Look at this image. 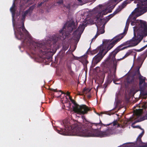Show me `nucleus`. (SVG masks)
<instances>
[{"label":"nucleus","instance_id":"nucleus-1","mask_svg":"<svg viewBox=\"0 0 147 147\" xmlns=\"http://www.w3.org/2000/svg\"><path fill=\"white\" fill-rule=\"evenodd\" d=\"M77 27V25H75L74 21L69 23L67 26V24H65L62 29L59 31V35L58 37H55V39L54 38L52 41L48 40L43 44L35 42L32 40V37L30 35H28L25 37L24 35L21 30L22 29L24 32L27 31L24 27V22L21 27H18L16 28L18 35L16 34L15 32V34L16 37L18 39H24L23 40L24 43L34 51V52L33 53V54L51 56L55 52L54 47L57 41L59 40H64L67 36L70 35L74 30L76 29Z\"/></svg>","mask_w":147,"mask_h":147},{"label":"nucleus","instance_id":"nucleus-2","mask_svg":"<svg viewBox=\"0 0 147 147\" xmlns=\"http://www.w3.org/2000/svg\"><path fill=\"white\" fill-rule=\"evenodd\" d=\"M134 37L131 39L127 41L117 47L113 51L109 54L108 57L103 63V69L104 71H108L110 67L114 69L113 73L114 78L113 76L108 77L106 82L110 84L112 81L115 84H117L115 82L118 80L116 78L115 74L117 65V61L115 58L116 55L120 51L129 47H131L137 45L143 38V34L147 36V22H140L138 26L134 27Z\"/></svg>","mask_w":147,"mask_h":147},{"label":"nucleus","instance_id":"nucleus-3","mask_svg":"<svg viewBox=\"0 0 147 147\" xmlns=\"http://www.w3.org/2000/svg\"><path fill=\"white\" fill-rule=\"evenodd\" d=\"M115 120L112 123L105 124H102L100 120L98 123H92L87 120H82V123H79L73 126V131L79 136L84 137H105L110 135L109 132V130L105 131H100L99 130L101 127V125L104 126H111L110 128H112V126H114L117 125V127L120 126L117 121Z\"/></svg>","mask_w":147,"mask_h":147},{"label":"nucleus","instance_id":"nucleus-4","mask_svg":"<svg viewBox=\"0 0 147 147\" xmlns=\"http://www.w3.org/2000/svg\"><path fill=\"white\" fill-rule=\"evenodd\" d=\"M126 34V32L125 29L123 33L114 37L110 41L109 40H106L104 43L107 44L106 48L105 49H100L98 53L93 58L92 61V67H94L99 62L108 51L111 49Z\"/></svg>","mask_w":147,"mask_h":147},{"label":"nucleus","instance_id":"nucleus-5","mask_svg":"<svg viewBox=\"0 0 147 147\" xmlns=\"http://www.w3.org/2000/svg\"><path fill=\"white\" fill-rule=\"evenodd\" d=\"M138 7L130 15V17L135 20L136 18L147 11V0H142L137 4Z\"/></svg>","mask_w":147,"mask_h":147},{"label":"nucleus","instance_id":"nucleus-6","mask_svg":"<svg viewBox=\"0 0 147 147\" xmlns=\"http://www.w3.org/2000/svg\"><path fill=\"white\" fill-rule=\"evenodd\" d=\"M90 111H91L90 107H89L85 105H79L75 112L77 113L78 114L82 115L81 116L82 119H86L84 115L87 114L88 112Z\"/></svg>","mask_w":147,"mask_h":147},{"label":"nucleus","instance_id":"nucleus-7","mask_svg":"<svg viewBox=\"0 0 147 147\" xmlns=\"http://www.w3.org/2000/svg\"><path fill=\"white\" fill-rule=\"evenodd\" d=\"M138 74L140 75L139 77V85L141 91V93L143 95V93H145L144 91L146 86L145 82L146 78L142 76L139 71H138Z\"/></svg>","mask_w":147,"mask_h":147},{"label":"nucleus","instance_id":"nucleus-8","mask_svg":"<svg viewBox=\"0 0 147 147\" xmlns=\"http://www.w3.org/2000/svg\"><path fill=\"white\" fill-rule=\"evenodd\" d=\"M138 79L135 77V75L132 76H128L126 78L125 82V86L127 87L129 84H131L132 86L135 85L137 84Z\"/></svg>","mask_w":147,"mask_h":147},{"label":"nucleus","instance_id":"nucleus-9","mask_svg":"<svg viewBox=\"0 0 147 147\" xmlns=\"http://www.w3.org/2000/svg\"><path fill=\"white\" fill-rule=\"evenodd\" d=\"M113 16H114L112 14L106 17L105 19L104 18L102 19V17H101V18L98 20V22H97V24H96V26H97L98 27V26H101L102 24V22L104 23V21L105 22V24H106L109 20Z\"/></svg>","mask_w":147,"mask_h":147},{"label":"nucleus","instance_id":"nucleus-10","mask_svg":"<svg viewBox=\"0 0 147 147\" xmlns=\"http://www.w3.org/2000/svg\"><path fill=\"white\" fill-rule=\"evenodd\" d=\"M134 143L136 145L135 147H147V142L143 143L141 139L137 138L136 141Z\"/></svg>","mask_w":147,"mask_h":147},{"label":"nucleus","instance_id":"nucleus-11","mask_svg":"<svg viewBox=\"0 0 147 147\" xmlns=\"http://www.w3.org/2000/svg\"><path fill=\"white\" fill-rule=\"evenodd\" d=\"M147 57V49L143 53L138 57L137 60L138 62L139 63H142Z\"/></svg>","mask_w":147,"mask_h":147},{"label":"nucleus","instance_id":"nucleus-12","mask_svg":"<svg viewBox=\"0 0 147 147\" xmlns=\"http://www.w3.org/2000/svg\"><path fill=\"white\" fill-rule=\"evenodd\" d=\"M73 120L75 121H74V124H72L71 126L70 124V123L69 121V120H63L62 122H63V125H64L67 126H71V128L72 129V130L73 132L76 135L78 136H79V135H78V134H76V133H75L73 129L72 128V127H73V126L74 125H75V124H78V123H79V122H78L76 120Z\"/></svg>","mask_w":147,"mask_h":147},{"label":"nucleus","instance_id":"nucleus-13","mask_svg":"<svg viewBox=\"0 0 147 147\" xmlns=\"http://www.w3.org/2000/svg\"><path fill=\"white\" fill-rule=\"evenodd\" d=\"M142 113V109H136L134 111L133 115L134 117H136L134 119H136L140 117Z\"/></svg>","mask_w":147,"mask_h":147},{"label":"nucleus","instance_id":"nucleus-14","mask_svg":"<svg viewBox=\"0 0 147 147\" xmlns=\"http://www.w3.org/2000/svg\"><path fill=\"white\" fill-rule=\"evenodd\" d=\"M107 9H105L103 11H102L101 12H100L98 13V14L96 16V21L98 22V20L100 19L101 18V17H103V15H105L107 13Z\"/></svg>","mask_w":147,"mask_h":147},{"label":"nucleus","instance_id":"nucleus-15","mask_svg":"<svg viewBox=\"0 0 147 147\" xmlns=\"http://www.w3.org/2000/svg\"><path fill=\"white\" fill-rule=\"evenodd\" d=\"M79 31L77 29L73 33V38L74 40H76V42L77 43L79 41L81 36H79Z\"/></svg>","mask_w":147,"mask_h":147},{"label":"nucleus","instance_id":"nucleus-16","mask_svg":"<svg viewBox=\"0 0 147 147\" xmlns=\"http://www.w3.org/2000/svg\"><path fill=\"white\" fill-rule=\"evenodd\" d=\"M136 145L134 142H128L118 147H135Z\"/></svg>","mask_w":147,"mask_h":147},{"label":"nucleus","instance_id":"nucleus-17","mask_svg":"<svg viewBox=\"0 0 147 147\" xmlns=\"http://www.w3.org/2000/svg\"><path fill=\"white\" fill-rule=\"evenodd\" d=\"M84 29V24H82V25L80 24L79 26L78 27L77 29L78 31H79L78 34L79 36H81V34L83 32Z\"/></svg>","mask_w":147,"mask_h":147},{"label":"nucleus","instance_id":"nucleus-18","mask_svg":"<svg viewBox=\"0 0 147 147\" xmlns=\"http://www.w3.org/2000/svg\"><path fill=\"white\" fill-rule=\"evenodd\" d=\"M143 120H136V121H134V123H133L132 124V126L133 128H137L139 129H140L142 130L143 129H143L139 125H136V126H135L134 125L135 123H136L140 122L142 121H143Z\"/></svg>","mask_w":147,"mask_h":147},{"label":"nucleus","instance_id":"nucleus-19","mask_svg":"<svg viewBox=\"0 0 147 147\" xmlns=\"http://www.w3.org/2000/svg\"><path fill=\"white\" fill-rule=\"evenodd\" d=\"M71 102L73 103L74 105V106H73V111L74 112L76 110V109H77L78 108V107L79 106V105L77 103H76L75 101L74 100H71Z\"/></svg>","mask_w":147,"mask_h":147},{"label":"nucleus","instance_id":"nucleus-20","mask_svg":"<svg viewBox=\"0 0 147 147\" xmlns=\"http://www.w3.org/2000/svg\"><path fill=\"white\" fill-rule=\"evenodd\" d=\"M105 49L104 48H103L102 47H100L99 48H98L97 49H95L93 50L91 52V53L92 55H94L96 53H97L99 50L100 51V49Z\"/></svg>","mask_w":147,"mask_h":147},{"label":"nucleus","instance_id":"nucleus-21","mask_svg":"<svg viewBox=\"0 0 147 147\" xmlns=\"http://www.w3.org/2000/svg\"><path fill=\"white\" fill-rule=\"evenodd\" d=\"M35 7V5H33L30 6L28 10H26V11H28L30 16V15L31 14L32 12V11Z\"/></svg>","mask_w":147,"mask_h":147},{"label":"nucleus","instance_id":"nucleus-22","mask_svg":"<svg viewBox=\"0 0 147 147\" xmlns=\"http://www.w3.org/2000/svg\"><path fill=\"white\" fill-rule=\"evenodd\" d=\"M105 31L104 30H102V31L100 33L99 32H97L95 36L92 39V42L93 41V40H95L96 38L97 37V36L99 35L100 34H102L104 33L105 32Z\"/></svg>","mask_w":147,"mask_h":147},{"label":"nucleus","instance_id":"nucleus-23","mask_svg":"<svg viewBox=\"0 0 147 147\" xmlns=\"http://www.w3.org/2000/svg\"><path fill=\"white\" fill-rule=\"evenodd\" d=\"M16 9L15 8L11 7L10 8V11L12 13V16L13 18L15 16L16 11Z\"/></svg>","mask_w":147,"mask_h":147},{"label":"nucleus","instance_id":"nucleus-24","mask_svg":"<svg viewBox=\"0 0 147 147\" xmlns=\"http://www.w3.org/2000/svg\"><path fill=\"white\" fill-rule=\"evenodd\" d=\"M28 14H29V13L28 12V11L26 10L22 14V21H24L25 20V19L26 18V16Z\"/></svg>","mask_w":147,"mask_h":147},{"label":"nucleus","instance_id":"nucleus-25","mask_svg":"<svg viewBox=\"0 0 147 147\" xmlns=\"http://www.w3.org/2000/svg\"><path fill=\"white\" fill-rule=\"evenodd\" d=\"M127 0L124 1L122 4L120 6V7H121V9L124 8L129 3L128 2H127Z\"/></svg>","mask_w":147,"mask_h":147},{"label":"nucleus","instance_id":"nucleus-26","mask_svg":"<svg viewBox=\"0 0 147 147\" xmlns=\"http://www.w3.org/2000/svg\"><path fill=\"white\" fill-rule=\"evenodd\" d=\"M122 9H121V7H120V6L119 5L117 9L115 10V11L112 14L113 16H114L117 13H118L119 11H120Z\"/></svg>","mask_w":147,"mask_h":147},{"label":"nucleus","instance_id":"nucleus-27","mask_svg":"<svg viewBox=\"0 0 147 147\" xmlns=\"http://www.w3.org/2000/svg\"><path fill=\"white\" fill-rule=\"evenodd\" d=\"M132 52V51L131 50H129L127 52L125 55L123 57V59H125Z\"/></svg>","mask_w":147,"mask_h":147},{"label":"nucleus","instance_id":"nucleus-28","mask_svg":"<svg viewBox=\"0 0 147 147\" xmlns=\"http://www.w3.org/2000/svg\"><path fill=\"white\" fill-rule=\"evenodd\" d=\"M147 47V44L139 49H135L134 50L137 52H140L144 50Z\"/></svg>","mask_w":147,"mask_h":147},{"label":"nucleus","instance_id":"nucleus-29","mask_svg":"<svg viewBox=\"0 0 147 147\" xmlns=\"http://www.w3.org/2000/svg\"><path fill=\"white\" fill-rule=\"evenodd\" d=\"M142 133L139 135L137 138L139 139H141V138L144 135V129L142 130Z\"/></svg>","mask_w":147,"mask_h":147},{"label":"nucleus","instance_id":"nucleus-30","mask_svg":"<svg viewBox=\"0 0 147 147\" xmlns=\"http://www.w3.org/2000/svg\"><path fill=\"white\" fill-rule=\"evenodd\" d=\"M109 84H107L106 82H105L104 85H103L102 86V88H104V92H105L106 90V88L107 87L108 85Z\"/></svg>","mask_w":147,"mask_h":147},{"label":"nucleus","instance_id":"nucleus-31","mask_svg":"<svg viewBox=\"0 0 147 147\" xmlns=\"http://www.w3.org/2000/svg\"><path fill=\"white\" fill-rule=\"evenodd\" d=\"M59 91L61 93V94H66L67 96H70V92L68 91H67L66 94L61 90H59Z\"/></svg>","mask_w":147,"mask_h":147},{"label":"nucleus","instance_id":"nucleus-32","mask_svg":"<svg viewBox=\"0 0 147 147\" xmlns=\"http://www.w3.org/2000/svg\"><path fill=\"white\" fill-rule=\"evenodd\" d=\"M100 26H98V27L97 26V29H98V31H97V32H99L100 33V32H101L102 31V30H104V29H102V30L100 29L99 28H100Z\"/></svg>","mask_w":147,"mask_h":147},{"label":"nucleus","instance_id":"nucleus-33","mask_svg":"<svg viewBox=\"0 0 147 147\" xmlns=\"http://www.w3.org/2000/svg\"><path fill=\"white\" fill-rule=\"evenodd\" d=\"M140 119H147V113L145 116L143 117L142 118H140Z\"/></svg>","mask_w":147,"mask_h":147},{"label":"nucleus","instance_id":"nucleus-34","mask_svg":"<svg viewBox=\"0 0 147 147\" xmlns=\"http://www.w3.org/2000/svg\"><path fill=\"white\" fill-rule=\"evenodd\" d=\"M90 90H89L88 88H86V89H84L83 90V92H84V93L85 91H86L87 92H89V91H90Z\"/></svg>","mask_w":147,"mask_h":147},{"label":"nucleus","instance_id":"nucleus-35","mask_svg":"<svg viewBox=\"0 0 147 147\" xmlns=\"http://www.w3.org/2000/svg\"><path fill=\"white\" fill-rule=\"evenodd\" d=\"M102 25L101 28H102V29H104V28H105V25L106 24H105V22L104 21V23L102 22Z\"/></svg>","mask_w":147,"mask_h":147},{"label":"nucleus","instance_id":"nucleus-36","mask_svg":"<svg viewBox=\"0 0 147 147\" xmlns=\"http://www.w3.org/2000/svg\"><path fill=\"white\" fill-rule=\"evenodd\" d=\"M43 3V2L42 1L40 3L38 4V7H40L42 5V4Z\"/></svg>","mask_w":147,"mask_h":147},{"label":"nucleus","instance_id":"nucleus-37","mask_svg":"<svg viewBox=\"0 0 147 147\" xmlns=\"http://www.w3.org/2000/svg\"><path fill=\"white\" fill-rule=\"evenodd\" d=\"M69 71L70 74V75L71 76H72L74 74V72L72 70H71V71Z\"/></svg>","mask_w":147,"mask_h":147},{"label":"nucleus","instance_id":"nucleus-38","mask_svg":"<svg viewBox=\"0 0 147 147\" xmlns=\"http://www.w3.org/2000/svg\"><path fill=\"white\" fill-rule=\"evenodd\" d=\"M50 90H52V91H54V92H57V89H54L52 88H50Z\"/></svg>","mask_w":147,"mask_h":147},{"label":"nucleus","instance_id":"nucleus-39","mask_svg":"<svg viewBox=\"0 0 147 147\" xmlns=\"http://www.w3.org/2000/svg\"><path fill=\"white\" fill-rule=\"evenodd\" d=\"M15 6H16V5H15V2H14L12 4V6L11 7L15 8Z\"/></svg>","mask_w":147,"mask_h":147},{"label":"nucleus","instance_id":"nucleus-40","mask_svg":"<svg viewBox=\"0 0 147 147\" xmlns=\"http://www.w3.org/2000/svg\"><path fill=\"white\" fill-rule=\"evenodd\" d=\"M129 22L128 19H127L126 22V25H127L128 24H129Z\"/></svg>","mask_w":147,"mask_h":147},{"label":"nucleus","instance_id":"nucleus-41","mask_svg":"<svg viewBox=\"0 0 147 147\" xmlns=\"http://www.w3.org/2000/svg\"><path fill=\"white\" fill-rule=\"evenodd\" d=\"M71 66H69L68 67V70L69 71H71Z\"/></svg>","mask_w":147,"mask_h":147},{"label":"nucleus","instance_id":"nucleus-42","mask_svg":"<svg viewBox=\"0 0 147 147\" xmlns=\"http://www.w3.org/2000/svg\"><path fill=\"white\" fill-rule=\"evenodd\" d=\"M68 107L69 108H70L71 107V103L69 102L68 103Z\"/></svg>","mask_w":147,"mask_h":147},{"label":"nucleus","instance_id":"nucleus-43","mask_svg":"<svg viewBox=\"0 0 147 147\" xmlns=\"http://www.w3.org/2000/svg\"><path fill=\"white\" fill-rule=\"evenodd\" d=\"M69 96V98L70 100V101H71V100H73V99L70 96Z\"/></svg>","mask_w":147,"mask_h":147},{"label":"nucleus","instance_id":"nucleus-44","mask_svg":"<svg viewBox=\"0 0 147 147\" xmlns=\"http://www.w3.org/2000/svg\"><path fill=\"white\" fill-rule=\"evenodd\" d=\"M136 55H137V53H136L135 54V55H134V59L136 58Z\"/></svg>","mask_w":147,"mask_h":147},{"label":"nucleus","instance_id":"nucleus-45","mask_svg":"<svg viewBox=\"0 0 147 147\" xmlns=\"http://www.w3.org/2000/svg\"><path fill=\"white\" fill-rule=\"evenodd\" d=\"M143 95H147V93H143Z\"/></svg>","mask_w":147,"mask_h":147},{"label":"nucleus","instance_id":"nucleus-46","mask_svg":"<svg viewBox=\"0 0 147 147\" xmlns=\"http://www.w3.org/2000/svg\"><path fill=\"white\" fill-rule=\"evenodd\" d=\"M66 98L67 99V100L65 101V102H67L68 101H69V102L68 99H67V98Z\"/></svg>","mask_w":147,"mask_h":147},{"label":"nucleus","instance_id":"nucleus-47","mask_svg":"<svg viewBox=\"0 0 147 147\" xmlns=\"http://www.w3.org/2000/svg\"><path fill=\"white\" fill-rule=\"evenodd\" d=\"M91 96L90 95H88V97L89 98H90L91 97Z\"/></svg>","mask_w":147,"mask_h":147},{"label":"nucleus","instance_id":"nucleus-48","mask_svg":"<svg viewBox=\"0 0 147 147\" xmlns=\"http://www.w3.org/2000/svg\"><path fill=\"white\" fill-rule=\"evenodd\" d=\"M123 59V57L122 58H120V59H120V60H123V59Z\"/></svg>","mask_w":147,"mask_h":147},{"label":"nucleus","instance_id":"nucleus-49","mask_svg":"<svg viewBox=\"0 0 147 147\" xmlns=\"http://www.w3.org/2000/svg\"><path fill=\"white\" fill-rule=\"evenodd\" d=\"M78 1H79L80 2H82V0H78Z\"/></svg>","mask_w":147,"mask_h":147},{"label":"nucleus","instance_id":"nucleus-50","mask_svg":"<svg viewBox=\"0 0 147 147\" xmlns=\"http://www.w3.org/2000/svg\"><path fill=\"white\" fill-rule=\"evenodd\" d=\"M129 119V120H130V119H132V118H129V119Z\"/></svg>","mask_w":147,"mask_h":147},{"label":"nucleus","instance_id":"nucleus-51","mask_svg":"<svg viewBox=\"0 0 147 147\" xmlns=\"http://www.w3.org/2000/svg\"><path fill=\"white\" fill-rule=\"evenodd\" d=\"M114 1L116 2L118 1V0H114Z\"/></svg>","mask_w":147,"mask_h":147},{"label":"nucleus","instance_id":"nucleus-52","mask_svg":"<svg viewBox=\"0 0 147 147\" xmlns=\"http://www.w3.org/2000/svg\"><path fill=\"white\" fill-rule=\"evenodd\" d=\"M86 55H84V56H83L82 57H84L85 58V57H86Z\"/></svg>","mask_w":147,"mask_h":147},{"label":"nucleus","instance_id":"nucleus-53","mask_svg":"<svg viewBox=\"0 0 147 147\" xmlns=\"http://www.w3.org/2000/svg\"><path fill=\"white\" fill-rule=\"evenodd\" d=\"M68 47L65 48V50H66L67 49Z\"/></svg>","mask_w":147,"mask_h":147},{"label":"nucleus","instance_id":"nucleus-54","mask_svg":"<svg viewBox=\"0 0 147 147\" xmlns=\"http://www.w3.org/2000/svg\"><path fill=\"white\" fill-rule=\"evenodd\" d=\"M127 120L128 121H127L126 122L129 121H131V120Z\"/></svg>","mask_w":147,"mask_h":147},{"label":"nucleus","instance_id":"nucleus-55","mask_svg":"<svg viewBox=\"0 0 147 147\" xmlns=\"http://www.w3.org/2000/svg\"><path fill=\"white\" fill-rule=\"evenodd\" d=\"M117 60L118 61H120V59H117Z\"/></svg>","mask_w":147,"mask_h":147},{"label":"nucleus","instance_id":"nucleus-56","mask_svg":"<svg viewBox=\"0 0 147 147\" xmlns=\"http://www.w3.org/2000/svg\"><path fill=\"white\" fill-rule=\"evenodd\" d=\"M60 96H61V94L59 96H57V97H59Z\"/></svg>","mask_w":147,"mask_h":147},{"label":"nucleus","instance_id":"nucleus-57","mask_svg":"<svg viewBox=\"0 0 147 147\" xmlns=\"http://www.w3.org/2000/svg\"><path fill=\"white\" fill-rule=\"evenodd\" d=\"M103 113H102V112H101V113H100V114H103Z\"/></svg>","mask_w":147,"mask_h":147},{"label":"nucleus","instance_id":"nucleus-58","mask_svg":"<svg viewBox=\"0 0 147 147\" xmlns=\"http://www.w3.org/2000/svg\"><path fill=\"white\" fill-rule=\"evenodd\" d=\"M87 63H88V61H87Z\"/></svg>","mask_w":147,"mask_h":147}]
</instances>
